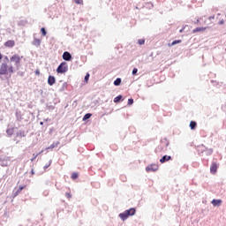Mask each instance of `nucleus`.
I'll return each mask as SVG.
<instances>
[{"instance_id":"nucleus-29","label":"nucleus","mask_w":226,"mask_h":226,"mask_svg":"<svg viewBox=\"0 0 226 226\" xmlns=\"http://www.w3.org/2000/svg\"><path fill=\"white\" fill-rule=\"evenodd\" d=\"M137 72H139V69L134 68V69L132 70V75H137Z\"/></svg>"},{"instance_id":"nucleus-22","label":"nucleus","mask_w":226,"mask_h":226,"mask_svg":"<svg viewBox=\"0 0 226 226\" xmlns=\"http://www.w3.org/2000/svg\"><path fill=\"white\" fill-rule=\"evenodd\" d=\"M177 43H181V40L173 41L170 44V47H174V45H177Z\"/></svg>"},{"instance_id":"nucleus-14","label":"nucleus","mask_w":226,"mask_h":226,"mask_svg":"<svg viewBox=\"0 0 226 226\" xmlns=\"http://www.w3.org/2000/svg\"><path fill=\"white\" fill-rule=\"evenodd\" d=\"M6 133L8 135V137H11V135H13V133H15V131L13 128H9L6 130Z\"/></svg>"},{"instance_id":"nucleus-4","label":"nucleus","mask_w":226,"mask_h":226,"mask_svg":"<svg viewBox=\"0 0 226 226\" xmlns=\"http://www.w3.org/2000/svg\"><path fill=\"white\" fill-rule=\"evenodd\" d=\"M7 72H8V64H2L0 67V75H6Z\"/></svg>"},{"instance_id":"nucleus-39","label":"nucleus","mask_w":226,"mask_h":226,"mask_svg":"<svg viewBox=\"0 0 226 226\" xmlns=\"http://www.w3.org/2000/svg\"><path fill=\"white\" fill-rule=\"evenodd\" d=\"M208 19L209 20H212L213 19H215V16H210Z\"/></svg>"},{"instance_id":"nucleus-16","label":"nucleus","mask_w":226,"mask_h":226,"mask_svg":"<svg viewBox=\"0 0 226 226\" xmlns=\"http://www.w3.org/2000/svg\"><path fill=\"white\" fill-rule=\"evenodd\" d=\"M25 188L26 186H19L17 192H14V197H17L20 193V192H22Z\"/></svg>"},{"instance_id":"nucleus-44","label":"nucleus","mask_w":226,"mask_h":226,"mask_svg":"<svg viewBox=\"0 0 226 226\" xmlns=\"http://www.w3.org/2000/svg\"><path fill=\"white\" fill-rule=\"evenodd\" d=\"M41 153H43V150H41V151L38 154V156H39V154H41Z\"/></svg>"},{"instance_id":"nucleus-38","label":"nucleus","mask_w":226,"mask_h":226,"mask_svg":"<svg viewBox=\"0 0 226 226\" xmlns=\"http://www.w3.org/2000/svg\"><path fill=\"white\" fill-rule=\"evenodd\" d=\"M35 75H40V71L36 70L35 71Z\"/></svg>"},{"instance_id":"nucleus-31","label":"nucleus","mask_w":226,"mask_h":226,"mask_svg":"<svg viewBox=\"0 0 226 226\" xmlns=\"http://www.w3.org/2000/svg\"><path fill=\"white\" fill-rule=\"evenodd\" d=\"M89 80V73H87L85 76V82H87Z\"/></svg>"},{"instance_id":"nucleus-12","label":"nucleus","mask_w":226,"mask_h":226,"mask_svg":"<svg viewBox=\"0 0 226 226\" xmlns=\"http://www.w3.org/2000/svg\"><path fill=\"white\" fill-rule=\"evenodd\" d=\"M211 204L215 206V207L222 205V200H213Z\"/></svg>"},{"instance_id":"nucleus-35","label":"nucleus","mask_w":226,"mask_h":226,"mask_svg":"<svg viewBox=\"0 0 226 226\" xmlns=\"http://www.w3.org/2000/svg\"><path fill=\"white\" fill-rule=\"evenodd\" d=\"M147 4H148L147 8H153V6H154L153 4H151V3H148Z\"/></svg>"},{"instance_id":"nucleus-27","label":"nucleus","mask_w":226,"mask_h":226,"mask_svg":"<svg viewBox=\"0 0 226 226\" xmlns=\"http://www.w3.org/2000/svg\"><path fill=\"white\" fill-rule=\"evenodd\" d=\"M77 177H79V174H77V173H72V179H77Z\"/></svg>"},{"instance_id":"nucleus-15","label":"nucleus","mask_w":226,"mask_h":226,"mask_svg":"<svg viewBox=\"0 0 226 226\" xmlns=\"http://www.w3.org/2000/svg\"><path fill=\"white\" fill-rule=\"evenodd\" d=\"M207 27H196L192 30V33H200V31H206Z\"/></svg>"},{"instance_id":"nucleus-41","label":"nucleus","mask_w":226,"mask_h":226,"mask_svg":"<svg viewBox=\"0 0 226 226\" xmlns=\"http://www.w3.org/2000/svg\"><path fill=\"white\" fill-rule=\"evenodd\" d=\"M1 59H3V55H1V53H0V61H1Z\"/></svg>"},{"instance_id":"nucleus-36","label":"nucleus","mask_w":226,"mask_h":226,"mask_svg":"<svg viewBox=\"0 0 226 226\" xmlns=\"http://www.w3.org/2000/svg\"><path fill=\"white\" fill-rule=\"evenodd\" d=\"M224 23H225V22L223 21V19H222L221 21H219V25H220V26H223Z\"/></svg>"},{"instance_id":"nucleus-43","label":"nucleus","mask_w":226,"mask_h":226,"mask_svg":"<svg viewBox=\"0 0 226 226\" xmlns=\"http://www.w3.org/2000/svg\"><path fill=\"white\" fill-rule=\"evenodd\" d=\"M199 22H200V20H199V19H197V20H196V22H195V24H199Z\"/></svg>"},{"instance_id":"nucleus-1","label":"nucleus","mask_w":226,"mask_h":226,"mask_svg":"<svg viewBox=\"0 0 226 226\" xmlns=\"http://www.w3.org/2000/svg\"><path fill=\"white\" fill-rule=\"evenodd\" d=\"M56 72L57 73H66V72H68V64L66 62L61 63L57 67Z\"/></svg>"},{"instance_id":"nucleus-20","label":"nucleus","mask_w":226,"mask_h":226,"mask_svg":"<svg viewBox=\"0 0 226 226\" xmlns=\"http://www.w3.org/2000/svg\"><path fill=\"white\" fill-rule=\"evenodd\" d=\"M122 99H123V95H118L114 98V102L117 103L118 102H121Z\"/></svg>"},{"instance_id":"nucleus-32","label":"nucleus","mask_w":226,"mask_h":226,"mask_svg":"<svg viewBox=\"0 0 226 226\" xmlns=\"http://www.w3.org/2000/svg\"><path fill=\"white\" fill-rule=\"evenodd\" d=\"M38 154H35V155L34 154V157L31 159V162H33L34 160H36V158H38Z\"/></svg>"},{"instance_id":"nucleus-10","label":"nucleus","mask_w":226,"mask_h":226,"mask_svg":"<svg viewBox=\"0 0 226 226\" xmlns=\"http://www.w3.org/2000/svg\"><path fill=\"white\" fill-rule=\"evenodd\" d=\"M170 160H172V157L170 155H164L162 156V158L160 159V162L162 163H165V162H169Z\"/></svg>"},{"instance_id":"nucleus-30","label":"nucleus","mask_w":226,"mask_h":226,"mask_svg":"<svg viewBox=\"0 0 226 226\" xmlns=\"http://www.w3.org/2000/svg\"><path fill=\"white\" fill-rule=\"evenodd\" d=\"M128 105H133V99L132 98L128 100Z\"/></svg>"},{"instance_id":"nucleus-2","label":"nucleus","mask_w":226,"mask_h":226,"mask_svg":"<svg viewBox=\"0 0 226 226\" xmlns=\"http://www.w3.org/2000/svg\"><path fill=\"white\" fill-rule=\"evenodd\" d=\"M11 61L12 63H15L16 66H19L20 64V61H22V56L19 55H14L11 57Z\"/></svg>"},{"instance_id":"nucleus-21","label":"nucleus","mask_w":226,"mask_h":226,"mask_svg":"<svg viewBox=\"0 0 226 226\" xmlns=\"http://www.w3.org/2000/svg\"><path fill=\"white\" fill-rule=\"evenodd\" d=\"M114 86H121V78H117V79L114 81Z\"/></svg>"},{"instance_id":"nucleus-9","label":"nucleus","mask_w":226,"mask_h":226,"mask_svg":"<svg viewBox=\"0 0 226 226\" xmlns=\"http://www.w3.org/2000/svg\"><path fill=\"white\" fill-rule=\"evenodd\" d=\"M118 216L123 222L128 220L129 217L128 214H126L125 211L124 213H120Z\"/></svg>"},{"instance_id":"nucleus-26","label":"nucleus","mask_w":226,"mask_h":226,"mask_svg":"<svg viewBox=\"0 0 226 226\" xmlns=\"http://www.w3.org/2000/svg\"><path fill=\"white\" fill-rule=\"evenodd\" d=\"M138 43H139V45H144V43H146V40H144V39H139V40L138 41Z\"/></svg>"},{"instance_id":"nucleus-42","label":"nucleus","mask_w":226,"mask_h":226,"mask_svg":"<svg viewBox=\"0 0 226 226\" xmlns=\"http://www.w3.org/2000/svg\"><path fill=\"white\" fill-rule=\"evenodd\" d=\"M44 195H49V192H44Z\"/></svg>"},{"instance_id":"nucleus-3","label":"nucleus","mask_w":226,"mask_h":226,"mask_svg":"<svg viewBox=\"0 0 226 226\" xmlns=\"http://www.w3.org/2000/svg\"><path fill=\"white\" fill-rule=\"evenodd\" d=\"M147 172H156L158 170L157 164H150L146 168Z\"/></svg>"},{"instance_id":"nucleus-19","label":"nucleus","mask_w":226,"mask_h":226,"mask_svg":"<svg viewBox=\"0 0 226 226\" xmlns=\"http://www.w3.org/2000/svg\"><path fill=\"white\" fill-rule=\"evenodd\" d=\"M57 146H59V141H56L53 144H51L49 147H47L46 149H54V147H57Z\"/></svg>"},{"instance_id":"nucleus-33","label":"nucleus","mask_w":226,"mask_h":226,"mask_svg":"<svg viewBox=\"0 0 226 226\" xmlns=\"http://www.w3.org/2000/svg\"><path fill=\"white\" fill-rule=\"evenodd\" d=\"M65 196L67 199H72V194H70V192L65 193Z\"/></svg>"},{"instance_id":"nucleus-7","label":"nucleus","mask_w":226,"mask_h":226,"mask_svg":"<svg viewBox=\"0 0 226 226\" xmlns=\"http://www.w3.org/2000/svg\"><path fill=\"white\" fill-rule=\"evenodd\" d=\"M4 47H8L9 49H11L13 47H15V41H7L5 43H4Z\"/></svg>"},{"instance_id":"nucleus-46","label":"nucleus","mask_w":226,"mask_h":226,"mask_svg":"<svg viewBox=\"0 0 226 226\" xmlns=\"http://www.w3.org/2000/svg\"><path fill=\"white\" fill-rule=\"evenodd\" d=\"M41 124H43V122H41Z\"/></svg>"},{"instance_id":"nucleus-23","label":"nucleus","mask_w":226,"mask_h":226,"mask_svg":"<svg viewBox=\"0 0 226 226\" xmlns=\"http://www.w3.org/2000/svg\"><path fill=\"white\" fill-rule=\"evenodd\" d=\"M91 116H92L91 113H87L83 117V121L89 119L91 117Z\"/></svg>"},{"instance_id":"nucleus-45","label":"nucleus","mask_w":226,"mask_h":226,"mask_svg":"<svg viewBox=\"0 0 226 226\" xmlns=\"http://www.w3.org/2000/svg\"><path fill=\"white\" fill-rule=\"evenodd\" d=\"M31 173H32V174H34V170H31Z\"/></svg>"},{"instance_id":"nucleus-6","label":"nucleus","mask_w":226,"mask_h":226,"mask_svg":"<svg viewBox=\"0 0 226 226\" xmlns=\"http://www.w3.org/2000/svg\"><path fill=\"white\" fill-rule=\"evenodd\" d=\"M216 170H218V165H216V162H213L210 166L211 174H216Z\"/></svg>"},{"instance_id":"nucleus-28","label":"nucleus","mask_w":226,"mask_h":226,"mask_svg":"<svg viewBox=\"0 0 226 226\" xmlns=\"http://www.w3.org/2000/svg\"><path fill=\"white\" fill-rule=\"evenodd\" d=\"M51 164H52V160L49 161V164H46V165L44 166V170H47V168H48L49 165H51Z\"/></svg>"},{"instance_id":"nucleus-25","label":"nucleus","mask_w":226,"mask_h":226,"mask_svg":"<svg viewBox=\"0 0 226 226\" xmlns=\"http://www.w3.org/2000/svg\"><path fill=\"white\" fill-rule=\"evenodd\" d=\"M41 32L42 36H47V30H45V28L42 27L41 29Z\"/></svg>"},{"instance_id":"nucleus-34","label":"nucleus","mask_w":226,"mask_h":226,"mask_svg":"<svg viewBox=\"0 0 226 226\" xmlns=\"http://www.w3.org/2000/svg\"><path fill=\"white\" fill-rule=\"evenodd\" d=\"M207 154H213V149H208L207 150Z\"/></svg>"},{"instance_id":"nucleus-11","label":"nucleus","mask_w":226,"mask_h":226,"mask_svg":"<svg viewBox=\"0 0 226 226\" xmlns=\"http://www.w3.org/2000/svg\"><path fill=\"white\" fill-rule=\"evenodd\" d=\"M32 45H34V47H40V45H41V40L34 38Z\"/></svg>"},{"instance_id":"nucleus-8","label":"nucleus","mask_w":226,"mask_h":226,"mask_svg":"<svg viewBox=\"0 0 226 226\" xmlns=\"http://www.w3.org/2000/svg\"><path fill=\"white\" fill-rule=\"evenodd\" d=\"M49 86H53L56 84V78L54 76H49L48 78Z\"/></svg>"},{"instance_id":"nucleus-17","label":"nucleus","mask_w":226,"mask_h":226,"mask_svg":"<svg viewBox=\"0 0 226 226\" xmlns=\"http://www.w3.org/2000/svg\"><path fill=\"white\" fill-rule=\"evenodd\" d=\"M17 137H20V139L26 137V132H24V131H19V132H17Z\"/></svg>"},{"instance_id":"nucleus-40","label":"nucleus","mask_w":226,"mask_h":226,"mask_svg":"<svg viewBox=\"0 0 226 226\" xmlns=\"http://www.w3.org/2000/svg\"><path fill=\"white\" fill-rule=\"evenodd\" d=\"M185 31V28L180 29L179 33H183Z\"/></svg>"},{"instance_id":"nucleus-13","label":"nucleus","mask_w":226,"mask_h":226,"mask_svg":"<svg viewBox=\"0 0 226 226\" xmlns=\"http://www.w3.org/2000/svg\"><path fill=\"white\" fill-rule=\"evenodd\" d=\"M125 213L129 216H133L135 215V208H130L128 210H125Z\"/></svg>"},{"instance_id":"nucleus-5","label":"nucleus","mask_w":226,"mask_h":226,"mask_svg":"<svg viewBox=\"0 0 226 226\" xmlns=\"http://www.w3.org/2000/svg\"><path fill=\"white\" fill-rule=\"evenodd\" d=\"M64 61H72V54L68 51H64L62 56Z\"/></svg>"},{"instance_id":"nucleus-24","label":"nucleus","mask_w":226,"mask_h":226,"mask_svg":"<svg viewBox=\"0 0 226 226\" xmlns=\"http://www.w3.org/2000/svg\"><path fill=\"white\" fill-rule=\"evenodd\" d=\"M76 4H84V0H73Z\"/></svg>"},{"instance_id":"nucleus-18","label":"nucleus","mask_w":226,"mask_h":226,"mask_svg":"<svg viewBox=\"0 0 226 226\" xmlns=\"http://www.w3.org/2000/svg\"><path fill=\"white\" fill-rule=\"evenodd\" d=\"M190 128H191V130H195V128H197V122H195V121H191V123H190Z\"/></svg>"},{"instance_id":"nucleus-37","label":"nucleus","mask_w":226,"mask_h":226,"mask_svg":"<svg viewBox=\"0 0 226 226\" xmlns=\"http://www.w3.org/2000/svg\"><path fill=\"white\" fill-rule=\"evenodd\" d=\"M9 72H10V73H13V67H10Z\"/></svg>"}]
</instances>
